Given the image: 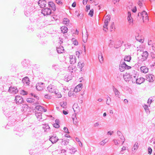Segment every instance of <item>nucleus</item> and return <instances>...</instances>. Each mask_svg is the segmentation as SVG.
I'll return each instance as SVG.
<instances>
[{
  "mask_svg": "<svg viewBox=\"0 0 155 155\" xmlns=\"http://www.w3.org/2000/svg\"><path fill=\"white\" fill-rule=\"evenodd\" d=\"M63 129H64V132L65 133H69V132L68 131V129L67 127H64L63 128Z\"/></svg>",
  "mask_w": 155,
  "mask_h": 155,
  "instance_id": "0e129e2a",
  "label": "nucleus"
},
{
  "mask_svg": "<svg viewBox=\"0 0 155 155\" xmlns=\"http://www.w3.org/2000/svg\"><path fill=\"white\" fill-rule=\"evenodd\" d=\"M113 90L115 93V96H116V97H119L120 92L116 88H115L114 86L113 87Z\"/></svg>",
  "mask_w": 155,
  "mask_h": 155,
  "instance_id": "4be33fe9",
  "label": "nucleus"
},
{
  "mask_svg": "<svg viewBox=\"0 0 155 155\" xmlns=\"http://www.w3.org/2000/svg\"><path fill=\"white\" fill-rule=\"evenodd\" d=\"M110 42L109 44V47L111 48L113 47V45L114 44V42L111 40H110Z\"/></svg>",
  "mask_w": 155,
  "mask_h": 155,
  "instance_id": "de8ad7c7",
  "label": "nucleus"
},
{
  "mask_svg": "<svg viewBox=\"0 0 155 155\" xmlns=\"http://www.w3.org/2000/svg\"><path fill=\"white\" fill-rule=\"evenodd\" d=\"M22 81L24 84H26V85H28L29 83V78L27 77H25L23 78Z\"/></svg>",
  "mask_w": 155,
  "mask_h": 155,
  "instance_id": "a211bd4d",
  "label": "nucleus"
},
{
  "mask_svg": "<svg viewBox=\"0 0 155 155\" xmlns=\"http://www.w3.org/2000/svg\"><path fill=\"white\" fill-rule=\"evenodd\" d=\"M117 134L119 137H124L122 135L121 132L120 131L118 130L117 132Z\"/></svg>",
  "mask_w": 155,
  "mask_h": 155,
  "instance_id": "603ef678",
  "label": "nucleus"
},
{
  "mask_svg": "<svg viewBox=\"0 0 155 155\" xmlns=\"http://www.w3.org/2000/svg\"><path fill=\"white\" fill-rule=\"evenodd\" d=\"M136 83L137 84H140L143 83L145 81V79L141 77L137 78L136 79Z\"/></svg>",
  "mask_w": 155,
  "mask_h": 155,
  "instance_id": "dca6fc26",
  "label": "nucleus"
},
{
  "mask_svg": "<svg viewBox=\"0 0 155 155\" xmlns=\"http://www.w3.org/2000/svg\"><path fill=\"white\" fill-rule=\"evenodd\" d=\"M29 108L28 105L26 104H23L21 105V110L22 112H25Z\"/></svg>",
  "mask_w": 155,
  "mask_h": 155,
  "instance_id": "2eb2a0df",
  "label": "nucleus"
},
{
  "mask_svg": "<svg viewBox=\"0 0 155 155\" xmlns=\"http://www.w3.org/2000/svg\"><path fill=\"white\" fill-rule=\"evenodd\" d=\"M82 85L81 84H80L77 86L74 90V91L75 92L80 91L82 89Z\"/></svg>",
  "mask_w": 155,
  "mask_h": 155,
  "instance_id": "4468645a",
  "label": "nucleus"
},
{
  "mask_svg": "<svg viewBox=\"0 0 155 155\" xmlns=\"http://www.w3.org/2000/svg\"><path fill=\"white\" fill-rule=\"evenodd\" d=\"M61 29L63 33L67 32L68 30V28L66 26H62L61 27Z\"/></svg>",
  "mask_w": 155,
  "mask_h": 155,
  "instance_id": "bb28decb",
  "label": "nucleus"
},
{
  "mask_svg": "<svg viewBox=\"0 0 155 155\" xmlns=\"http://www.w3.org/2000/svg\"><path fill=\"white\" fill-rule=\"evenodd\" d=\"M56 94V95L57 96V97L58 98H61L62 96L61 94H60V93H59L58 92V91H57V94Z\"/></svg>",
  "mask_w": 155,
  "mask_h": 155,
  "instance_id": "e2e57ef3",
  "label": "nucleus"
},
{
  "mask_svg": "<svg viewBox=\"0 0 155 155\" xmlns=\"http://www.w3.org/2000/svg\"><path fill=\"white\" fill-rule=\"evenodd\" d=\"M141 13V17L143 19L144 17H145L146 19L148 18V14L147 12L145 11H143Z\"/></svg>",
  "mask_w": 155,
  "mask_h": 155,
  "instance_id": "5701e85b",
  "label": "nucleus"
},
{
  "mask_svg": "<svg viewBox=\"0 0 155 155\" xmlns=\"http://www.w3.org/2000/svg\"><path fill=\"white\" fill-rule=\"evenodd\" d=\"M15 101L16 103H18L19 104L23 102V99L21 96L18 95L15 97Z\"/></svg>",
  "mask_w": 155,
  "mask_h": 155,
  "instance_id": "6e6552de",
  "label": "nucleus"
},
{
  "mask_svg": "<svg viewBox=\"0 0 155 155\" xmlns=\"http://www.w3.org/2000/svg\"><path fill=\"white\" fill-rule=\"evenodd\" d=\"M60 105L61 107L64 108L66 107V106L67 105V103L66 102H61L60 103Z\"/></svg>",
  "mask_w": 155,
  "mask_h": 155,
  "instance_id": "a19ab883",
  "label": "nucleus"
},
{
  "mask_svg": "<svg viewBox=\"0 0 155 155\" xmlns=\"http://www.w3.org/2000/svg\"><path fill=\"white\" fill-rule=\"evenodd\" d=\"M15 110V107L12 106V105H5L3 107L4 113L6 116H8L11 113L14 111Z\"/></svg>",
  "mask_w": 155,
  "mask_h": 155,
  "instance_id": "f257e3e1",
  "label": "nucleus"
},
{
  "mask_svg": "<svg viewBox=\"0 0 155 155\" xmlns=\"http://www.w3.org/2000/svg\"><path fill=\"white\" fill-rule=\"evenodd\" d=\"M60 140H62L61 144L64 145H67L69 143V140L68 139L65 140L60 139Z\"/></svg>",
  "mask_w": 155,
  "mask_h": 155,
  "instance_id": "a878e982",
  "label": "nucleus"
},
{
  "mask_svg": "<svg viewBox=\"0 0 155 155\" xmlns=\"http://www.w3.org/2000/svg\"><path fill=\"white\" fill-rule=\"evenodd\" d=\"M113 141L114 142V144L116 145H118V144H119V143H118V142L117 140H115V139H114Z\"/></svg>",
  "mask_w": 155,
  "mask_h": 155,
  "instance_id": "13d9d810",
  "label": "nucleus"
},
{
  "mask_svg": "<svg viewBox=\"0 0 155 155\" xmlns=\"http://www.w3.org/2000/svg\"><path fill=\"white\" fill-rule=\"evenodd\" d=\"M143 1V0H139L138 2V4L140 6H141L142 5V2Z\"/></svg>",
  "mask_w": 155,
  "mask_h": 155,
  "instance_id": "bf43d9fd",
  "label": "nucleus"
},
{
  "mask_svg": "<svg viewBox=\"0 0 155 155\" xmlns=\"http://www.w3.org/2000/svg\"><path fill=\"white\" fill-rule=\"evenodd\" d=\"M152 152V150L150 147H149L148 148V153L149 155H151Z\"/></svg>",
  "mask_w": 155,
  "mask_h": 155,
  "instance_id": "8fccbe9b",
  "label": "nucleus"
},
{
  "mask_svg": "<svg viewBox=\"0 0 155 155\" xmlns=\"http://www.w3.org/2000/svg\"><path fill=\"white\" fill-rule=\"evenodd\" d=\"M131 57L130 55L127 56L126 55L125 56L124 58V61H127L129 62L130 61L131 59Z\"/></svg>",
  "mask_w": 155,
  "mask_h": 155,
  "instance_id": "72a5a7b5",
  "label": "nucleus"
},
{
  "mask_svg": "<svg viewBox=\"0 0 155 155\" xmlns=\"http://www.w3.org/2000/svg\"><path fill=\"white\" fill-rule=\"evenodd\" d=\"M98 58L99 61L101 63H102L103 61V56L102 54L101 53H100L98 54Z\"/></svg>",
  "mask_w": 155,
  "mask_h": 155,
  "instance_id": "cd10ccee",
  "label": "nucleus"
},
{
  "mask_svg": "<svg viewBox=\"0 0 155 155\" xmlns=\"http://www.w3.org/2000/svg\"><path fill=\"white\" fill-rule=\"evenodd\" d=\"M94 14V10L91 9L88 15H90L91 17H92L93 15Z\"/></svg>",
  "mask_w": 155,
  "mask_h": 155,
  "instance_id": "3c124183",
  "label": "nucleus"
},
{
  "mask_svg": "<svg viewBox=\"0 0 155 155\" xmlns=\"http://www.w3.org/2000/svg\"><path fill=\"white\" fill-rule=\"evenodd\" d=\"M26 101L29 103H32L34 102L35 100L33 98H28L27 99Z\"/></svg>",
  "mask_w": 155,
  "mask_h": 155,
  "instance_id": "37998d69",
  "label": "nucleus"
},
{
  "mask_svg": "<svg viewBox=\"0 0 155 155\" xmlns=\"http://www.w3.org/2000/svg\"><path fill=\"white\" fill-rule=\"evenodd\" d=\"M72 58L70 57V62L71 64H74L76 62V58L75 57H73L72 56Z\"/></svg>",
  "mask_w": 155,
  "mask_h": 155,
  "instance_id": "c85d7f7f",
  "label": "nucleus"
},
{
  "mask_svg": "<svg viewBox=\"0 0 155 155\" xmlns=\"http://www.w3.org/2000/svg\"><path fill=\"white\" fill-rule=\"evenodd\" d=\"M139 147L138 143L137 142H136L135 144L134 145L132 148V151H133L134 150H137Z\"/></svg>",
  "mask_w": 155,
  "mask_h": 155,
  "instance_id": "7c9ffc66",
  "label": "nucleus"
},
{
  "mask_svg": "<svg viewBox=\"0 0 155 155\" xmlns=\"http://www.w3.org/2000/svg\"><path fill=\"white\" fill-rule=\"evenodd\" d=\"M38 3L40 8H42L46 7V2L44 0H39Z\"/></svg>",
  "mask_w": 155,
  "mask_h": 155,
  "instance_id": "9d476101",
  "label": "nucleus"
},
{
  "mask_svg": "<svg viewBox=\"0 0 155 155\" xmlns=\"http://www.w3.org/2000/svg\"><path fill=\"white\" fill-rule=\"evenodd\" d=\"M35 115L39 120L42 119V113L40 112H36L35 113Z\"/></svg>",
  "mask_w": 155,
  "mask_h": 155,
  "instance_id": "b1692460",
  "label": "nucleus"
},
{
  "mask_svg": "<svg viewBox=\"0 0 155 155\" xmlns=\"http://www.w3.org/2000/svg\"><path fill=\"white\" fill-rule=\"evenodd\" d=\"M145 109V110L147 114H149L150 113V111H149V108H148V106L146 104L144 105L143 106Z\"/></svg>",
  "mask_w": 155,
  "mask_h": 155,
  "instance_id": "c9c22d12",
  "label": "nucleus"
},
{
  "mask_svg": "<svg viewBox=\"0 0 155 155\" xmlns=\"http://www.w3.org/2000/svg\"><path fill=\"white\" fill-rule=\"evenodd\" d=\"M72 95H73V97L75 96V97H76V95H75L74 93L72 94L71 92H70V91H69L68 93V96L69 97H71Z\"/></svg>",
  "mask_w": 155,
  "mask_h": 155,
  "instance_id": "052dcab7",
  "label": "nucleus"
},
{
  "mask_svg": "<svg viewBox=\"0 0 155 155\" xmlns=\"http://www.w3.org/2000/svg\"><path fill=\"white\" fill-rule=\"evenodd\" d=\"M138 35L137 36H136L135 38L136 40L140 42L143 43L144 41V40L142 39H139V37Z\"/></svg>",
  "mask_w": 155,
  "mask_h": 155,
  "instance_id": "58836bf2",
  "label": "nucleus"
},
{
  "mask_svg": "<svg viewBox=\"0 0 155 155\" xmlns=\"http://www.w3.org/2000/svg\"><path fill=\"white\" fill-rule=\"evenodd\" d=\"M47 90L49 92L51 93H54L55 94H57V91H58L56 87L51 84L48 86Z\"/></svg>",
  "mask_w": 155,
  "mask_h": 155,
  "instance_id": "7ed1b4c3",
  "label": "nucleus"
},
{
  "mask_svg": "<svg viewBox=\"0 0 155 155\" xmlns=\"http://www.w3.org/2000/svg\"><path fill=\"white\" fill-rule=\"evenodd\" d=\"M18 90L16 87H9L8 91L13 94H16L18 92Z\"/></svg>",
  "mask_w": 155,
  "mask_h": 155,
  "instance_id": "9b49d317",
  "label": "nucleus"
},
{
  "mask_svg": "<svg viewBox=\"0 0 155 155\" xmlns=\"http://www.w3.org/2000/svg\"><path fill=\"white\" fill-rule=\"evenodd\" d=\"M45 84L43 83H38L36 86V89L38 91H41L43 90L45 87Z\"/></svg>",
  "mask_w": 155,
  "mask_h": 155,
  "instance_id": "0eeeda50",
  "label": "nucleus"
},
{
  "mask_svg": "<svg viewBox=\"0 0 155 155\" xmlns=\"http://www.w3.org/2000/svg\"><path fill=\"white\" fill-rule=\"evenodd\" d=\"M111 101V98L108 96H107V98L106 101V104L109 105Z\"/></svg>",
  "mask_w": 155,
  "mask_h": 155,
  "instance_id": "09e8293b",
  "label": "nucleus"
},
{
  "mask_svg": "<svg viewBox=\"0 0 155 155\" xmlns=\"http://www.w3.org/2000/svg\"><path fill=\"white\" fill-rule=\"evenodd\" d=\"M142 58L140 61H145L147 58L148 56V54L147 51L144 52L142 54Z\"/></svg>",
  "mask_w": 155,
  "mask_h": 155,
  "instance_id": "1a4fd4ad",
  "label": "nucleus"
},
{
  "mask_svg": "<svg viewBox=\"0 0 155 155\" xmlns=\"http://www.w3.org/2000/svg\"><path fill=\"white\" fill-rule=\"evenodd\" d=\"M72 42L73 44L75 45H78V42L74 38H72Z\"/></svg>",
  "mask_w": 155,
  "mask_h": 155,
  "instance_id": "79ce46f5",
  "label": "nucleus"
},
{
  "mask_svg": "<svg viewBox=\"0 0 155 155\" xmlns=\"http://www.w3.org/2000/svg\"><path fill=\"white\" fill-rule=\"evenodd\" d=\"M138 74H136L134 75H131V78H132V81L133 83H136V79H137Z\"/></svg>",
  "mask_w": 155,
  "mask_h": 155,
  "instance_id": "f3484780",
  "label": "nucleus"
},
{
  "mask_svg": "<svg viewBox=\"0 0 155 155\" xmlns=\"http://www.w3.org/2000/svg\"><path fill=\"white\" fill-rule=\"evenodd\" d=\"M110 19H109V18H106L104 21V24H108L109 21H110Z\"/></svg>",
  "mask_w": 155,
  "mask_h": 155,
  "instance_id": "680f3d73",
  "label": "nucleus"
},
{
  "mask_svg": "<svg viewBox=\"0 0 155 155\" xmlns=\"http://www.w3.org/2000/svg\"><path fill=\"white\" fill-rule=\"evenodd\" d=\"M57 51L58 53H61L64 52V49L63 46H60L58 47L57 48Z\"/></svg>",
  "mask_w": 155,
  "mask_h": 155,
  "instance_id": "aec40b11",
  "label": "nucleus"
},
{
  "mask_svg": "<svg viewBox=\"0 0 155 155\" xmlns=\"http://www.w3.org/2000/svg\"><path fill=\"white\" fill-rule=\"evenodd\" d=\"M58 140L56 135L53 134L52 136H50L49 140L52 143H54L57 142Z\"/></svg>",
  "mask_w": 155,
  "mask_h": 155,
  "instance_id": "423d86ee",
  "label": "nucleus"
},
{
  "mask_svg": "<svg viewBox=\"0 0 155 155\" xmlns=\"http://www.w3.org/2000/svg\"><path fill=\"white\" fill-rule=\"evenodd\" d=\"M21 94L24 95H26L27 94V92L24 90H22L21 91Z\"/></svg>",
  "mask_w": 155,
  "mask_h": 155,
  "instance_id": "864d4df0",
  "label": "nucleus"
},
{
  "mask_svg": "<svg viewBox=\"0 0 155 155\" xmlns=\"http://www.w3.org/2000/svg\"><path fill=\"white\" fill-rule=\"evenodd\" d=\"M107 141L106 140V139H105L100 142L99 144L101 145H104Z\"/></svg>",
  "mask_w": 155,
  "mask_h": 155,
  "instance_id": "a18cd8bd",
  "label": "nucleus"
},
{
  "mask_svg": "<svg viewBox=\"0 0 155 155\" xmlns=\"http://www.w3.org/2000/svg\"><path fill=\"white\" fill-rule=\"evenodd\" d=\"M126 150V147H123L122 148H121V150L120 152L119 153L123 154L124 153V150Z\"/></svg>",
  "mask_w": 155,
  "mask_h": 155,
  "instance_id": "49530a36",
  "label": "nucleus"
},
{
  "mask_svg": "<svg viewBox=\"0 0 155 155\" xmlns=\"http://www.w3.org/2000/svg\"><path fill=\"white\" fill-rule=\"evenodd\" d=\"M110 28L112 29H115V27L114 22H112L110 25Z\"/></svg>",
  "mask_w": 155,
  "mask_h": 155,
  "instance_id": "4d7b16f0",
  "label": "nucleus"
},
{
  "mask_svg": "<svg viewBox=\"0 0 155 155\" xmlns=\"http://www.w3.org/2000/svg\"><path fill=\"white\" fill-rule=\"evenodd\" d=\"M43 129L44 130L45 132H48L50 129V127L48 124H46L44 125L43 127Z\"/></svg>",
  "mask_w": 155,
  "mask_h": 155,
  "instance_id": "6ab92c4d",
  "label": "nucleus"
},
{
  "mask_svg": "<svg viewBox=\"0 0 155 155\" xmlns=\"http://www.w3.org/2000/svg\"><path fill=\"white\" fill-rule=\"evenodd\" d=\"M153 76L152 75H146V80L150 82H153Z\"/></svg>",
  "mask_w": 155,
  "mask_h": 155,
  "instance_id": "ddd939ff",
  "label": "nucleus"
},
{
  "mask_svg": "<svg viewBox=\"0 0 155 155\" xmlns=\"http://www.w3.org/2000/svg\"><path fill=\"white\" fill-rule=\"evenodd\" d=\"M34 9L35 8L33 4L30 3L29 5H27L24 11L25 15L27 17L30 16L33 13Z\"/></svg>",
  "mask_w": 155,
  "mask_h": 155,
  "instance_id": "f03ea898",
  "label": "nucleus"
},
{
  "mask_svg": "<svg viewBox=\"0 0 155 155\" xmlns=\"http://www.w3.org/2000/svg\"><path fill=\"white\" fill-rule=\"evenodd\" d=\"M45 98L48 99H50L51 98V97L48 94H46L45 95Z\"/></svg>",
  "mask_w": 155,
  "mask_h": 155,
  "instance_id": "338daca9",
  "label": "nucleus"
},
{
  "mask_svg": "<svg viewBox=\"0 0 155 155\" xmlns=\"http://www.w3.org/2000/svg\"><path fill=\"white\" fill-rule=\"evenodd\" d=\"M55 4L53 3L52 2H49L48 5L50 7H51L53 6Z\"/></svg>",
  "mask_w": 155,
  "mask_h": 155,
  "instance_id": "6e6d98bb",
  "label": "nucleus"
},
{
  "mask_svg": "<svg viewBox=\"0 0 155 155\" xmlns=\"http://www.w3.org/2000/svg\"><path fill=\"white\" fill-rule=\"evenodd\" d=\"M71 79L70 77H69V76L67 75L65 76L64 78V80L67 82H68Z\"/></svg>",
  "mask_w": 155,
  "mask_h": 155,
  "instance_id": "c03bdc74",
  "label": "nucleus"
},
{
  "mask_svg": "<svg viewBox=\"0 0 155 155\" xmlns=\"http://www.w3.org/2000/svg\"><path fill=\"white\" fill-rule=\"evenodd\" d=\"M88 35L87 34L84 36H82V39L84 43L86 42L87 38H88Z\"/></svg>",
  "mask_w": 155,
  "mask_h": 155,
  "instance_id": "e433bc0d",
  "label": "nucleus"
},
{
  "mask_svg": "<svg viewBox=\"0 0 155 155\" xmlns=\"http://www.w3.org/2000/svg\"><path fill=\"white\" fill-rule=\"evenodd\" d=\"M121 45L122 44L121 43V41H118V43H116L114 47L116 48H118L119 47H120L121 46Z\"/></svg>",
  "mask_w": 155,
  "mask_h": 155,
  "instance_id": "2f4dec72",
  "label": "nucleus"
},
{
  "mask_svg": "<svg viewBox=\"0 0 155 155\" xmlns=\"http://www.w3.org/2000/svg\"><path fill=\"white\" fill-rule=\"evenodd\" d=\"M53 68L55 70H58L59 69V67L58 64H54L52 65Z\"/></svg>",
  "mask_w": 155,
  "mask_h": 155,
  "instance_id": "ea45409f",
  "label": "nucleus"
},
{
  "mask_svg": "<svg viewBox=\"0 0 155 155\" xmlns=\"http://www.w3.org/2000/svg\"><path fill=\"white\" fill-rule=\"evenodd\" d=\"M84 65V63L83 62H79L78 64V66L79 67V68H80L81 71H82L81 69L83 67Z\"/></svg>",
  "mask_w": 155,
  "mask_h": 155,
  "instance_id": "f704fd0d",
  "label": "nucleus"
},
{
  "mask_svg": "<svg viewBox=\"0 0 155 155\" xmlns=\"http://www.w3.org/2000/svg\"><path fill=\"white\" fill-rule=\"evenodd\" d=\"M51 12V10L48 8H45L41 10V13L44 16L50 15Z\"/></svg>",
  "mask_w": 155,
  "mask_h": 155,
  "instance_id": "20e7f679",
  "label": "nucleus"
},
{
  "mask_svg": "<svg viewBox=\"0 0 155 155\" xmlns=\"http://www.w3.org/2000/svg\"><path fill=\"white\" fill-rule=\"evenodd\" d=\"M70 153L72 154H74V153L77 151V149L73 147H72L71 148H69Z\"/></svg>",
  "mask_w": 155,
  "mask_h": 155,
  "instance_id": "c756f323",
  "label": "nucleus"
},
{
  "mask_svg": "<svg viewBox=\"0 0 155 155\" xmlns=\"http://www.w3.org/2000/svg\"><path fill=\"white\" fill-rule=\"evenodd\" d=\"M51 8L52 10L54 11H55L56 10V6L55 4L54 5L52 6Z\"/></svg>",
  "mask_w": 155,
  "mask_h": 155,
  "instance_id": "774afa93",
  "label": "nucleus"
},
{
  "mask_svg": "<svg viewBox=\"0 0 155 155\" xmlns=\"http://www.w3.org/2000/svg\"><path fill=\"white\" fill-rule=\"evenodd\" d=\"M35 108L36 110L41 112H45L47 110L46 109H45L43 107L40 105L36 106Z\"/></svg>",
  "mask_w": 155,
  "mask_h": 155,
  "instance_id": "f8f14e48",
  "label": "nucleus"
},
{
  "mask_svg": "<svg viewBox=\"0 0 155 155\" xmlns=\"http://www.w3.org/2000/svg\"><path fill=\"white\" fill-rule=\"evenodd\" d=\"M126 67V64L123 60H121L119 65V70L121 72L124 71Z\"/></svg>",
  "mask_w": 155,
  "mask_h": 155,
  "instance_id": "39448f33",
  "label": "nucleus"
},
{
  "mask_svg": "<svg viewBox=\"0 0 155 155\" xmlns=\"http://www.w3.org/2000/svg\"><path fill=\"white\" fill-rule=\"evenodd\" d=\"M127 19L130 23H131L133 21L132 17H131V13L130 12H128Z\"/></svg>",
  "mask_w": 155,
  "mask_h": 155,
  "instance_id": "393cba45",
  "label": "nucleus"
},
{
  "mask_svg": "<svg viewBox=\"0 0 155 155\" xmlns=\"http://www.w3.org/2000/svg\"><path fill=\"white\" fill-rule=\"evenodd\" d=\"M140 69L142 72L145 73H147L148 71V69L146 66H142Z\"/></svg>",
  "mask_w": 155,
  "mask_h": 155,
  "instance_id": "412c9836",
  "label": "nucleus"
},
{
  "mask_svg": "<svg viewBox=\"0 0 155 155\" xmlns=\"http://www.w3.org/2000/svg\"><path fill=\"white\" fill-rule=\"evenodd\" d=\"M53 125L54 127L57 128H59L60 127V125L58 124L54 123L53 124Z\"/></svg>",
  "mask_w": 155,
  "mask_h": 155,
  "instance_id": "5fc2aeb1",
  "label": "nucleus"
},
{
  "mask_svg": "<svg viewBox=\"0 0 155 155\" xmlns=\"http://www.w3.org/2000/svg\"><path fill=\"white\" fill-rule=\"evenodd\" d=\"M131 75H130V74H127V75L125 74L124 75V79L126 81H127L128 80L127 79L128 78H131Z\"/></svg>",
  "mask_w": 155,
  "mask_h": 155,
  "instance_id": "4c0bfd02",
  "label": "nucleus"
},
{
  "mask_svg": "<svg viewBox=\"0 0 155 155\" xmlns=\"http://www.w3.org/2000/svg\"><path fill=\"white\" fill-rule=\"evenodd\" d=\"M120 138L122 140V145L124 143V141L125 140V139L124 138V137H120Z\"/></svg>",
  "mask_w": 155,
  "mask_h": 155,
  "instance_id": "69168bd1",
  "label": "nucleus"
},
{
  "mask_svg": "<svg viewBox=\"0 0 155 155\" xmlns=\"http://www.w3.org/2000/svg\"><path fill=\"white\" fill-rule=\"evenodd\" d=\"M69 20L67 18H64L63 19V24H65L66 25H68L69 24Z\"/></svg>",
  "mask_w": 155,
  "mask_h": 155,
  "instance_id": "473e14b6",
  "label": "nucleus"
}]
</instances>
